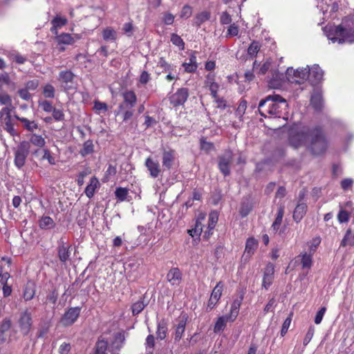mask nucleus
I'll return each mask as SVG.
<instances>
[{"mask_svg":"<svg viewBox=\"0 0 354 354\" xmlns=\"http://www.w3.org/2000/svg\"><path fill=\"white\" fill-rule=\"evenodd\" d=\"M51 112L53 113V117L55 121L64 120V114L62 110L54 107Z\"/></svg>","mask_w":354,"mask_h":354,"instance_id":"55","label":"nucleus"},{"mask_svg":"<svg viewBox=\"0 0 354 354\" xmlns=\"http://www.w3.org/2000/svg\"><path fill=\"white\" fill-rule=\"evenodd\" d=\"M17 324L21 334L24 336L28 335L32 326V314L28 309L19 313Z\"/></svg>","mask_w":354,"mask_h":354,"instance_id":"6","label":"nucleus"},{"mask_svg":"<svg viewBox=\"0 0 354 354\" xmlns=\"http://www.w3.org/2000/svg\"><path fill=\"white\" fill-rule=\"evenodd\" d=\"M314 333H315L314 326H310L306 335H305V337L304 339L303 344L304 346L308 345V344L310 342V340L312 339V338L314 335Z\"/></svg>","mask_w":354,"mask_h":354,"instance_id":"56","label":"nucleus"},{"mask_svg":"<svg viewBox=\"0 0 354 354\" xmlns=\"http://www.w3.org/2000/svg\"><path fill=\"white\" fill-rule=\"evenodd\" d=\"M0 121L3 129L9 133L11 136H14L17 134L16 130L14 128V124L12 122L11 115L1 118Z\"/></svg>","mask_w":354,"mask_h":354,"instance_id":"22","label":"nucleus"},{"mask_svg":"<svg viewBox=\"0 0 354 354\" xmlns=\"http://www.w3.org/2000/svg\"><path fill=\"white\" fill-rule=\"evenodd\" d=\"M167 281L172 285H178L182 279V272L178 268H172L167 274Z\"/></svg>","mask_w":354,"mask_h":354,"instance_id":"19","label":"nucleus"},{"mask_svg":"<svg viewBox=\"0 0 354 354\" xmlns=\"http://www.w3.org/2000/svg\"><path fill=\"white\" fill-rule=\"evenodd\" d=\"M230 320L227 315L219 317L215 323L214 331V333H218L223 330L226 326L227 322Z\"/></svg>","mask_w":354,"mask_h":354,"instance_id":"38","label":"nucleus"},{"mask_svg":"<svg viewBox=\"0 0 354 354\" xmlns=\"http://www.w3.org/2000/svg\"><path fill=\"white\" fill-rule=\"evenodd\" d=\"M39 225L41 229L50 230L55 227V223L50 216H44L40 218Z\"/></svg>","mask_w":354,"mask_h":354,"instance_id":"36","label":"nucleus"},{"mask_svg":"<svg viewBox=\"0 0 354 354\" xmlns=\"http://www.w3.org/2000/svg\"><path fill=\"white\" fill-rule=\"evenodd\" d=\"M123 102L118 106L120 110H122L126 108H133L137 102V97L136 93L133 91H128L122 94Z\"/></svg>","mask_w":354,"mask_h":354,"instance_id":"13","label":"nucleus"},{"mask_svg":"<svg viewBox=\"0 0 354 354\" xmlns=\"http://www.w3.org/2000/svg\"><path fill=\"white\" fill-rule=\"evenodd\" d=\"M335 39L338 43H353L354 28L349 24L342 22L335 30Z\"/></svg>","mask_w":354,"mask_h":354,"instance_id":"3","label":"nucleus"},{"mask_svg":"<svg viewBox=\"0 0 354 354\" xmlns=\"http://www.w3.org/2000/svg\"><path fill=\"white\" fill-rule=\"evenodd\" d=\"M175 160V151L171 149L162 150V166L167 170H169Z\"/></svg>","mask_w":354,"mask_h":354,"instance_id":"15","label":"nucleus"},{"mask_svg":"<svg viewBox=\"0 0 354 354\" xmlns=\"http://www.w3.org/2000/svg\"><path fill=\"white\" fill-rule=\"evenodd\" d=\"M68 20L65 17H61L57 15L52 21L53 24L50 31L55 35H57V30L67 24Z\"/></svg>","mask_w":354,"mask_h":354,"instance_id":"26","label":"nucleus"},{"mask_svg":"<svg viewBox=\"0 0 354 354\" xmlns=\"http://www.w3.org/2000/svg\"><path fill=\"white\" fill-rule=\"evenodd\" d=\"M307 211V205L303 202H299L293 212V219L297 223L300 222L306 214Z\"/></svg>","mask_w":354,"mask_h":354,"instance_id":"21","label":"nucleus"},{"mask_svg":"<svg viewBox=\"0 0 354 354\" xmlns=\"http://www.w3.org/2000/svg\"><path fill=\"white\" fill-rule=\"evenodd\" d=\"M14 117L22 123L24 129L28 131L33 132L39 127L38 124L34 120H30L26 118L19 117L17 115H15Z\"/></svg>","mask_w":354,"mask_h":354,"instance_id":"23","label":"nucleus"},{"mask_svg":"<svg viewBox=\"0 0 354 354\" xmlns=\"http://www.w3.org/2000/svg\"><path fill=\"white\" fill-rule=\"evenodd\" d=\"M232 161L233 153L230 150L225 151L218 157V167L224 176L230 175Z\"/></svg>","mask_w":354,"mask_h":354,"instance_id":"5","label":"nucleus"},{"mask_svg":"<svg viewBox=\"0 0 354 354\" xmlns=\"http://www.w3.org/2000/svg\"><path fill=\"white\" fill-rule=\"evenodd\" d=\"M116 198L120 201H124L127 199L128 195V189L123 187H118L115 191Z\"/></svg>","mask_w":354,"mask_h":354,"instance_id":"47","label":"nucleus"},{"mask_svg":"<svg viewBox=\"0 0 354 354\" xmlns=\"http://www.w3.org/2000/svg\"><path fill=\"white\" fill-rule=\"evenodd\" d=\"M261 45L257 41H253L248 48V54L250 57H256L260 50Z\"/></svg>","mask_w":354,"mask_h":354,"instance_id":"43","label":"nucleus"},{"mask_svg":"<svg viewBox=\"0 0 354 354\" xmlns=\"http://www.w3.org/2000/svg\"><path fill=\"white\" fill-rule=\"evenodd\" d=\"M337 219L339 223L347 222L349 219L348 213L346 211L344 210L342 207H341V209L339 210V212L337 214Z\"/></svg>","mask_w":354,"mask_h":354,"instance_id":"58","label":"nucleus"},{"mask_svg":"<svg viewBox=\"0 0 354 354\" xmlns=\"http://www.w3.org/2000/svg\"><path fill=\"white\" fill-rule=\"evenodd\" d=\"M287 75L290 82L301 84L308 80V66L306 68H298L296 71H294L292 68H288Z\"/></svg>","mask_w":354,"mask_h":354,"instance_id":"8","label":"nucleus"},{"mask_svg":"<svg viewBox=\"0 0 354 354\" xmlns=\"http://www.w3.org/2000/svg\"><path fill=\"white\" fill-rule=\"evenodd\" d=\"M242 299L243 298L241 297L239 299H236L234 300L232 302L231 305L230 313L227 315L230 318V321L234 322L238 316Z\"/></svg>","mask_w":354,"mask_h":354,"instance_id":"28","label":"nucleus"},{"mask_svg":"<svg viewBox=\"0 0 354 354\" xmlns=\"http://www.w3.org/2000/svg\"><path fill=\"white\" fill-rule=\"evenodd\" d=\"M271 61L270 59H267L262 65L260 66L258 71H257L259 75H265L270 68Z\"/></svg>","mask_w":354,"mask_h":354,"instance_id":"54","label":"nucleus"},{"mask_svg":"<svg viewBox=\"0 0 354 354\" xmlns=\"http://www.w3.org/2000/svg\"><path fill=\"white\" fill-rule=\"evenodd\" d=\"M94 147L93 140H88L84 142L82 148L80 150L79 153L82 157H86L94 152Z\"/></svg>","mask_w":354,"mask_h":354,"instance_id":"32","label":"nucleus"},{"mask_svg":"<svg viewBox=\"0 0 354 354\" xmlns=\"http://www.w3.org/2000/svg\"><path fill=\"white\" fill-rule=\"evenodd\" d=\"M133 113H134V111H133V108H126L122 110H120L118 109V110L117 111L118 115H119L120 114L122 115V120L124 122H127V120L131 119L132 118V116L133 115Z\"/></svg>","mask_w":354,"mask_h":354,"instance_id":"44","label":"nucleus"},{"mask_svg":"<svg viewBox=\"0 0 354 354\" xmlns=\"http://www.w3.org/2000/svg\"><path fill=\"white\" fill-rule=\"evenodd\" d=\"M321 243V239L319 237H316L313 239L310 247H309V253L314 254L316 252L317 246Z\"/></svg>","mask_w":354,"mask_h":354,"instance_id":"61","label":"nucleus"},{"mask_svg":"<svg viewBox=\"0 0 354 354\" xmlns=\"http://www.w3.org/2000/svg\"><path fill=\"white\" fill-rule=\"evenodd\" d=\"M81 307L69 308L62 315L60 323L64 327L72 326L78 319L81 312Z\"/></svg>","mask_w":354,"mask_h":354,"instance_id":"7","label":"nucleus"},{"mask_svg":"<svg viewBox=\"0 0 354 354\" xmlns=\"http://www.w3.org/2000/svg\"><path fill=\"white\" fill-rule=\"evenodd\" d=\"M107 347V342L103 339H99L95 344L94 354H108L106 352Z\"/></svg>","mask_w":354,"mask_h":354,"instance_id":"42","label":"nucleus"},{"mask_svg":"<svg viewBox=\"0 0 354 354\" xmlns=\"http://www.w3.org/2000/svg\"><path fill=\"white\" fill-rule=\"evenodd\" d=\"M28 142H30V145L32 144L38 147H43L46 144L45 139L41 136H39L35 133H32L30 136Z\"/></svg>","mask_w":354,"mask_h":354,"instance_id":"41","label":"nucleus"},{"mask_svg":"<svg viewBox=\"0 0 354 354\" xmlns=\"http://www.w3.org/2000/svg\"><path fill=\"white\" fill-rule=\"evenodd\" d=\"M273 98L275 99V102H273L272 115H274L276 117L280 118V114L282 111L287 110V102L279 95L274 94Z\"/></svg>","mask_w":354,"mask_h":354,"instance_id":"12","label":"nucleus"},{"mask_svg":"<svg viewBox=\"0 0 354 354\" xmlns=\"http://www.w3.org/2000/svg\"><path fill=\"white\" fill-rule=\"evenodd\" d=\"M247 108V101L245 100H241L239 105L236 111V114L239 117V118L241 120V118L243 117V114L245 113V111Z\"/></svg>","mask_w":354,"mask_h":354,"instance_id":"52","label":"nucleus"},{"mask_svg":"<svg viewBox=\"0 0 354 354\" xmlns=\"http://www.w3.org/2000/svg\"><path fill=\"white\" fill-rule=\"evenodd\" d=\"M223 288L222 282L219 281L214 288L210 297L214 299V300H219L222 295Z\"/></svg>","mask_w":354,"mask_h":354,"instance_id":"46","label":"nucleus"},{"mask_svg":"<svg viewBox=\"0 0 354 354\" xmlns=\"http://www.w3.org/2000/svg\"><path fill=\"white\" fill-rule=\"evenodd\" d=\"M35 294V285L32 281H28L24 289V299L25 301H30L33 299Z\"/></svg>","mask_w":354,"mask_h":354,"instance_id":"27","label":"nucleus"},{"mask_svg":"<svg viewBox=\"0 0 354 354\" xmlns=\"http://www.w3.org/2000/svg\"><path fill=\"white\" fill-rule=\"evenodd\" d=\"M167 334V323L165 319H162L158 322L157 326V338L161 340L164 339Z\"/></svg>","mask_w":354,"mask_h":354,"instance_id":"29","label":"nucleus"},{"mask_svg":"<svg viewBox=\"0 0 354 354\" xmlns=\"http://www.w3.org/2000/svg\"><path fill=\"white\" fill-rule=\"evenodd\" d=\"M203 232V225L199 219L196 221L195 226L194 228L187 230L188 234L194 237L196 235H201Z\"/></svg>","mask_w":354,"mask_h":354,"instance_id":"45","label":"nucleus"},{"mask_svg":"<svg viewBox=\"0 0 354 354\" xmlns=\"http://www.w3.org/2000/svg\"><path fill=\"white\" fill-rule=\"evenodd\" d=\"M274 102L275 99L273 98V95H269L260 101L258 111L261 116L266 118L267 114L272 115Z\"/></svg>","mask_w":354,"mask_h":354,"instance_id":"10","label":"nucleus"},{"mask_svg":"<svg viewBox=\"0 0 354 354\" xmlns=\"http://www.w3.org/2000/svg\"><path fill=\"white\" fill-rule=\"evenodd\" d=\"M19 97L24 100L28 101L31 99V94L28 92V90L26 88L19 89L18 91Z\"/></svg>","mask_w":354,"mask_h":354,"instance_id":"64","label":"nucleus"},{"mask_svg":"<svg viewBox=\"0 0 354 354\" xmlns=\"http://www.w3.org/2000/svg\"><path fill=\"white\" fill-rule=\"evenodd\" d=\"M72 250V245H66L63 241H60L57 247V254L59 261L63 263L70 261Z\"/></svg>","mask_w":354,"mask_h":354,"instance_id":"11","label":"nucleus"},{"mask_svg":"<svg viewBox=\"0 0 354 354\" xmlns=\"http://www.w3.org/2000/svg\"><path fill=\"white\" fill-rule=\"evenodd\" d=\"M210 18V13L207 11L201 12L196 15L194 20V25L196 27H200L201 25Z\"/></svg>","mask_w":354,"mask_h":354,"instance_id":"37","label":"nucleus"},{"mask_svg":"<svg viewBox=\"0 0 354 354\" xmlns=\"http://www.w3.org/2000/svg\"><path fill=\"white\" fill-rule=\"evenodd\" d=\"M348 245H354V234H352L351 228H348L346 230V234L340 243V247L345 248Z\"/></svg>","mask_w":354,"mask_h":354,"instance_id":"35","label":"nucleus"},{"mask_svg":"<svg viewBox=\"0 0 354 354\" xmlns=\"http://www.w3.org/2000/svg\"><path fill=\"white\" fill-rule=\"evenodd\" d=\"M99 185V180L95 176L91 178L90 183L86 186L84 193L89 198H92L94 195L95 189Z\"/></svg>","mask_w":354,"mask_h":354,"instance_id":"30","label":"nucleus"},{"mask_svg":"<svg viewBox=\"0 0 354 354\" xmlns=\"http://www.w3.org/2000/svg\"><path fill=\"white\" fill-rule=\"evenodd\" d=\"M308 80L312 84H317L323 77L324 72L318 65H314L310 68L308 66Z\"/></svg>","mask_w":354,"mask_h":354,"instance_id":"14","label":"nucleus"},{"mask_svg":"<svg viewBox=\"0 0 354 354\" xmlns=\"http://www.w3.org/2000/svg\"><path fill=\"white\" fill-rule=\"evenodd\" d=\"M257 246L258 242L254 238L251 237L247 240L245 251L242 257L244 261H248L251 257L257 248Z\"/></svg>","mask_w":354,"mask_h":354,"instance_id":"17","label":"nucleus"},{"mask_svg":"<svg viewBox=\"0 0 354 354\" xmlns=\"http://www.w3.org/2000/svg\"><path fill=\"white\" fill-rule=\"evenodd\" d=\"M80 37L75 35L73 37L69 33H62L60 35H56L55 39L59 44L71 45L75 41L79 39Z\"/></svg>","mask_w":354,"mask_h":354,"instance_id":"20","label":"nucleus"},{"mask_svg":"<svg viewBox=\"0 0 354 354\" xmlns=\"http://www.w3.org/2000/svg\"><path fill=\"white\" fill-rule=\"evenodd\" d=\"M253 205L249 198H244L241 201L239 213L242 218L246 217L252 210Z\"/></svg>","mask_w":354,"mask_h":354,"instance_id":"24","label":"nucleus"},{"mask_svg":"<svg viewBox=\"0 0 354 354\" xmlns=\"http://www.w3.org/2000/svg\"><path fill=\"white\" fill-rule=\"evenodd\" d=\"M41 160H47L50 165H55V158L51 155L48 149H43V154L40 158Z\"/></svg>","mask_w":354,"mask_h":354,"instance_id":"53","label":"nucleus"},{"mask_svg":"<svg viewBox=\"0 0 354 354\" xmlns=\"http://www.w3.org/2000/svg\"><path fill=\"white\" fill-rule=\"evenodd\" d=\"M171 41L175 46L180 47L181 49H184L185 43L180 36L173 33L171 35Z\"/></svg>","mask_w":354,"mask_h":354,"instance_id":"51","label":"nucleus"},{"mask_svg":"<svg viewBox=\"0 0 354 354\" xmlns=\"http://www.w3.org/2000/svg\"><path fill=\"white\" fill-rule=\"evenodd\" d=\"M326 311V307H322L319 311L317 313L315 317V323L316 324H319L323 319V317Z\"/></svg>","mask_w":354,"mask_h":354,"instance_id":"62","label":"nucleus"},{"mask_svg":"<svg viewBox=\"0 0 354 354\" xmlns=\"http://www.w3.org/2000/svg\"><path fill=\"white\" fill-rule=\"evenodd\" d=\"M313 254L311 253L307 254L304 252L299 256L301 257V263L302 266V268L304 269H310L312 266L313 259L312 256Z\"/></svg>","mask_w":354,"mask_h":354,"instance_id":"40","label":"nucleus"},{"mask_svg":"<svg viewBox=\"0 0 354 354\" xmlns=\"http://www.w3.org/2000/svg\"><path fill=\"white\" fill-rule=\"evenodd\" d=\"M189 97V90L187 88H178L176 93L169 97V102L173 106L176 107L183 105Z\"/></svg>","mask_w":354,"mask_h":354,"instance_id":"9","label":"nucleus"},{"mask_svg":"<svg viewBox=\"0 0 354 354\" xmlns=\"http://www.w3.org/2000/svg\"><path fill=\"white\" fill-rule=\"evenodd\" d=\"M218 214L217 212H212L209 215L208 226H210L211 229H214L216 223L218 222Z\"/></svg>","mask_w":354,"mask_h":354,"instance_id":"49","label":"nucleus"},{"mask_svg":"<svg viewBox=\"0 0 354 354\" xmlns=\"http://www.w3.org/2000/svg\"><path fill=\"white\" fill-rule=\"evenodd\" d=\"M124 341L125 336L124 333H116L112 342V348L115 351H120L122 348Z\"/></svg>","mask_w":354,"mask_h":354,"instance_id":"31","label":"nucleus"},{"mask_svg":"<svg viewBox=\"0 0 354 354\" xmlns=\"http://www.w3.org/2000/svg\"><path fill=\"white\" fill-rule=\"evenodd\" d=\"M55 90L53 85L47 84L44 86L43 94L46 98H53L55 97Z\"/></svg>","mask_w":354,"mask_h":354,"instance_id":"48","label":"nucleus"},{"mask_svg":"<svg viewBox=\"0 0 354 354\" xmlns=\"http://www.w3.org/2000/svg\"><path fill=\"white\" fill-rule=\"evenodd\" d=\"M311 128L308 126L293 125L288 131V144L298 149L306 145L310 138Z\"/></svg>","mask_w":354,"mask_h":354,"instance_id":"2","label":"nucleus"},{"mask_svg":"<svg viewBox=\"0 0 354 354\" xmlns=\"http://www.w3.org/2000/svg\"><path fill=\"white\" fill-rule=\"evenodd\" d=\"M145 166L153 178H157L160 173V167L158 162L154 161L151 158H147L145 160Z\"/></svg>","mask_w":354,"mask_h":354,"instance_id":"18","label":"nucleus"},{"mask_svg":"<svg viewBox=\"0 0 354 354\" xmlns=\"http://www.w3.org/2000/svg\"><path fill=\"white\" fill-rule=\"evenodd\" d=\"M284 214V206L280 205L278 208L277 215L274 220L275 225H281Z\"/></svg>","mask_w":354,"mask_h":354,"instance_id":"59","label":"nucleus"},{"mask_svg":"<svg viewBox=\"0 0 354 354\" xmlns=\"http://www.w3.org/2000/svg\"><path fill=\"white\" fill-rule=\"evenodd\" d=\"M75 75L71 71H62L59 73L58 80L64 83L68 84L72 82L74 79Z\"/></svg>","mask_w":354,"mask_h":354,"instance_id":"39","label":"nucleus"},{"mask_svg":"<svg viewBox=\"0 0 354 354\" xmlns=\"http://www.w3.org/2000/svg\"><path fill=\"white\" fill-rule=\"evenodd\" d=\"M12 327V321L10 318L6 317L0 323V341L6 342L8 339V333Z\"/></svg>","mask_w":354,"mask_h":354,"instance_id":"16","label":"nucleus"},{"mask_svg":"<svg viewBox=\"0 0 354 354\" xmlns=\"http://www.w3.org/2000/svg\"><path fill=\"white\" fill-rule=\"evenodd\" d=\"M187 322V317L183 316L180 318L178 321V324L175 330V337L174 340L175 342L179 341L185 332V326Z\"/></svg>","mask_w":354,"mask_h":354,"instance_id":"25","label":"nucleus"},{"mask_svg":"<svg viewBox=\"0 0 354 354\" xmlns=\"http://www.w3.org/2000/svg\"><path fill=\"white\" fill-rule=\"evenodd\" d=\"M291 320H292L291 316L290 315L283 322L282 327H281V335L282 337H283L286 334V333L290 327Z\"/></svg>","mask_w":354,"mask_h":354,"instance_id":"60","label":"nucleus"},{"mask_svg":"<svg viewBox=\"0 0 354 354\" xmlns=\"http://www.w3.org/2000/svg\"><path fill=\"white\" fill-rule=\"evenodd\" d=\"M39 86V80H29L26 83L25 88L28 89V91H35L37 88Z\"/></svg>","mask_w":354,"mask_h":354,"instance_id":"63","label":"nucleus"},{"mask_svg":"<svg viewBox=\"0 0 354 354\" xmlns=\"http://www.w3.org/2000/svg\"><path fill=\"white\" fill-rule=\"evenodd\" d=\"M308 151L315 156L324 153L328 148V141L322 129L319 127L311 128Z\"/></svg>","mask_w":354,"mask_h":354,"instance_id":"1","label":"nucleus"},{"mask_svg":"<svg viewBox=\"0 0 354 354\" xmlns=\"http://www.w3.org/2000/svg\"><path fill=\"white\" fill-rule=\"evenodd\" d=\"M39 106L41 107L45 112L50 113L53 109L52 103L48 100H44L39 102Z\"/></svg>","mask_w":354,"mask_h":354,"instance_id":"57","label":"nucleus"},{"mask_svg":"<svg viewBox=\"0 0 354 354\" xmlns=\"http://www.w3.org/2000/svg\"><path fill=\"white\" fill-rule=\"evenodd\" d=\"M103 39L109 41H115L118 38L117 32L111 27H107L102 31Z\"/></svg>","mask_w":354,"mask_h":354,"instance_id":"34","label":"nucleus"},{"mask_svg":"<svg viewBox=\"0 0 354 354\" xmlns=\"http://www.w3.org/2000/svg\"><path fill=\"white\" fill-rule=\"evenodd\" d=\"M30 147L29 142L23 140L14 149V163L18 169H21L25 165L26 158L30 151Z\"/></svg>","mask_w":354,"mask_h":354,"instance_id":"4","label":"nucleus"},{"mask_svg":"<svg viewBox=\"0 0 354 354\" xmlns=\"http://www.w3.org/2000/svg\"><path fill=\"white\" fill-rule=\"evenodd\" d=\"M310 104L316 111H319L322 109V100L321 97L318 95H313L310 100Z\"/></svg>","mask_w":354,"mask_h":354,"instance_id":"50","label":"nucleus"},{"mask_svg":"<svg viewBox=\"0 0 354 354\" xmlns=\"http://www.w3.org/2000/svg\"><path fill=\"white\" fill-rule=\"evenodd\" d=\"M147 305L148 302L145 301V297H141L131 306L133 315H137L140 313Z\"/></svg>","mask_w":354,"mask_h":354,"instance_id":"33","label":"nucleus"}]
</instances>
